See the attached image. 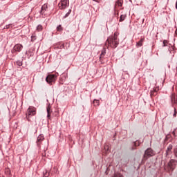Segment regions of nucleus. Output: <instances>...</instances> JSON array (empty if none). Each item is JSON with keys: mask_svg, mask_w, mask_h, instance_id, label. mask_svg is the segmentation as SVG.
I'll use <instances>...</instances> for the list:
<instances>
[{"mask_svg": "<svg viewBox=\"0 0 177 177\" xmlns=\"http://www.w3.org/2000/svg\"><path fill=\"white\" fill-rule=\"evenodd\" d=\"M120 44V41L118 40V38H117V35L115 34L113 36L109 37L107 40L106 41L105 45L107 46H111V48H113V49H115L117 46H118V44Z\"/></svg>", "mask_w": 177, "mask_h": 177, "instance_id": "nucleus-1", "label": "nucleus"}, {"mask_svg": "<svg viewBox=\"0 0 177 177\" xmlns=\"http://www.w3.org/2000/svg\"><path fill=\"white\" fill-rule=\"evenodd\" d=\"M156 152L151 149L148 148L147 150H145L143 158L142 159V162H145L150 158V157H153V156H155Z\"/></svg>", "mask_w": 177, "mask_h": 177, "instance_id": "nucleus-2", "label": "nucleus"}, {"mask_svg": "<svg viewBox=\"0 0 177 177\" xmlns=\"http://www.w3.org/2000/svg\"><path fill=\"white\" fill-rule=\"evenodd\" d=\"M56 80H57V74H50L46 77V82L47 84H49V85H52L53 82H55Z\"/></svg>", "mask_w": 177, "mask_h": 177, "instance_id": "nucleus-3", "label": "nucleus"}, {"mask_svg": "<svg viewBox=\"0 0 177 177\" xmlns=\"http://www.w3.org/2000/svg\"><path fill=\"white\" fill-rule=\"evenodd\" d=\"M68 5H70V1L68 0H61L59 3V9H66Z\"/></svg>", "mask_w": 177, "mask_h": 177, "instance_id": "nucleus-4", "label": "nucleus"}, {"mask_svg": "<svg viewBox=\"0 0 177 177\" xmlns=\"http://www.w3.org/2000/svg\"><path fill=\"white\" fill-rule=\"evenodd\" d=\"M45 140V137L43 136V134H40L37 138V146L39 147V149H41V145H42V142Z\"/></svg>", "mask_w": 177, "mask_h": 177, "instance_id": "nucleus-5", "label": "nucleus"}, {"mask_svg": "<svg viewBox=\"0 0 177 177\" xmlns=\"http://www.w3.org/2000/svg\"><path fill=\"white\" fill-rule=\"evenodd\" d=\"M176 167V160L171 159L168 163V171H174Z\"/></svg>", "mask_w": 177, "mask_h": 177, "instance_id": "nucleus-6", "label": "nucleus"}, {"mask_svg": "<svg viewBox=\"0 0 177 177\" xmlns=\"http://www.w3.org/2000/svg\"><path fill=\"white\" fill-rule=\"evenodd\" d=\"M35 109H34V107L30 106L27 110L26 118H30L31 115H35Z\"/></svg>", "mask_w": 177, "mask_h": 177, "instance_id": "nucleus-7", "label": "nucleus"}, {"mask_svg": "<svg viewBox=\"0 0 177 177\" xmlns=\"http://www.w3.org/2000/svg\"><path fill=\"white\" fill-rule=\"evenodd\" d=\"M170 98L172 107H175V106L177 104V95L175 93H171Z\"/></svg>", "mask_w": 177, "mask_h": 177, "instance_id": "nucleus-8", "label": "nucleus"}, {"mask_svg": "<svg viewBox=\"0 0 177 177\" xmlns=\"http://www.w3.org/2000/svg\"><path fill=\"white\" fill-rule=\"evenodd\" d=\"M23 49V45L21 44H16L13 50H12V53H16V52H21V50Z\"/></svg>", "mask_w": 177, "mask_h": 177, "instance_id": "nucleus-9", "label": "nucleus"}, {"mask_svg": "<svg viewBox=\"0 0 177 177\" xmlns=\"http://www.w3.org/2000/svg\"><path fill=\"white\" fill-rule=\"evenodd\" d=\"M173 146L172 145H169L166 150V153H165V156L166 157H168V156H169V154L172 153V149H173Z\"/></svg>", "mask_w": 177, "mask_h": 177, "instance_id": "nucleus-10", "label": "nucleus"}, {"mask_svg": "<svg viewBox=\"0 0 177 177\" xmlns=\"http://www.w3.org/2000/svg\"><path fill=\"white\" fill-rule=\"evenodd\" d=\"M104 56H106V48H103L101 55L100 56V62H101L102 64H103V57H104Z\"/></svg>", "mask_w": 177, "mask_h": 177, "instance_id": "nucleus-11", "label": "nucleus"}, {"mask_svg": "<svg viewBox=\"0 0 177 177\" xmlns=\"http://www.w3.org/2000/svg\"><path fill=\"white\" fill-rule=\"evenodd\" d=\"M46 10H48V3H45L41 6L40 14L45 15V12H46Z\"/></svg>", "mask_w": 177, "mask_h": 177, "instance_id": "nucleus-12", "label": "nucleus"}, {"mask_svg": "<svg viewBox=\"0 0 177 177\" xmlns=\"http://www.w3.org/2000/svg\"><path fill=\"white\" fill-rule=\"evenodd\" d=\"M138 146H140V142H139V140H136L133 142V146L132 147L131 150H136Z\"/></svg>", "mask_w": 177, "mask_h": 177, "instance_id": "nucleus-13", "label": "nucleus"}, {"mask_svg": "<svg viewBox=\"0 0 177 177\" xmlns=\"http://www.w3.org/2000/svg\"><path fill=\"white\" fill-rule=\"evenodd\" d=\"M143 42H145V38H141L140 40L138 42H137L136 46L138 48L143 46Z\"/></svg>", "mask_w": 177, "mask_h": 177, "instance_id": "nucleus-14", "label": "nucleus"}, {"mask_svg": "<svg viewBox=\"0 0 177 177\" xmlns=\"http://www.w3.org/2000/svg\"><path fill=\"white\" fill-rule=\"evenodd\" d=\"M52 111H50V106H48L47 107V118L48 120H50V113Z\"/></svg>", "mask_w": 177, "mask_h": 177, "instance_id": "nucleus-15", "label": "nucleus"}, {"mask_svg": "<svg viewBox=\"0 0 177 177\" xmlns=\"http://www.w3.org/2000/svg\"><path fill=\"white\" fill-rule=\"evenodd\" d=\"M126 17H127V15H120L119 21H120V23H121L122 21H124V20H125Z\"/></svg>", "mask_w": 177, "mask_h": 177, "instance_id": "nucleus-16", "label": "nucleus"}, {"mask_svg": "<svg viewBox=\"0 0 177 177\" xmlns=\"http://www.w3.org/2000/svg\"><path fill=\"white\" fill-rule=\"evenodd\" d=\"M43 27H42V25H38L37 27V31H41V30H43Z\"/></svg>", "mask_w": 177, "mask_h": 177, "instance_id": "nucleus-17", "label": "nucleus"}, {"mask_svg": "<svg viewBox=\"0 0 177 177\" xmlns=\"http://www.w3.org/2000/svg\"><path fill=\"white\" fill-rule=\"evenodd\" d=\"M43 176H44V177H48L49 176V173L48 172V171H44V172H43Z\"/></svg>", "mask_w": 177, "mask_h": 177, "instance_id": "nucleus-18", "label": "nucleus"}, {"mask_svg": "<svg viewBox=\"0 0 177 177\" xmlns=\"http://www.w3.org/2000/svg\"><path fill=\"white\" fill-rule=\"evenodd\" d=\"M70 13H71V10H68V12L64 17V19H66V17H68V16H70Z\"/></svg>", "mask_w": 177, "mask_h": 177, "instance_id": "nucleus-19", "label": "nucleus"}, {"mask_svg": "<svg viewBox=\"0 0 177 177\" xmlns=\"http://www.w3.org/2000/svg\"><path fill=\"white\" fill-rule=\"evenodd\" d=\"M63 30V28L62 27V25H59L57 27V31H62Z\"/></svg>", "mask_w": 177, "mask_h": 177, "instance_id": "nucleus-20", "label": "nucleus"}, {"mask_svg": "<svg viewBox=\"0 0 177 177\" xmlns=\"http://www.w3.org/2000/svg\"><path fill=\"white\" fill-rule=\"evenodd\" d=\"M172 135L174 136L176 138L177 136V129H175L173 131H172Z\"/></svg>", "mask_w": 177, "mask_h": 177, "instance_id": "nucleus-21", "label": "nucleus"}, {"mask_svg": "<svg viewBox=\"0 0 177 177\" xmlns=\"http://www.w3.org/2000/svg\"><path fill=\"white\" fill-rule=\"evenodd\" d=\"M17 66H23V62H21L20 60L17 61Z\"/></svg>", "mask_w": 177, "mask_h": 177, "instance_id": "nucleus-22", "label": "nucleus"}, {"mask_svg": "<svg viewBox=\"0 0 177 177\" xmlns=\"http://www.w3.org/2000/svg\"><path fill=\"white\" fill-rule=\"evenodd\" d=\"M93 104H94V106H99V100H94Z\"/></svg>", "mask_w": 177, "mask_h": 177, "instance_id": "nucleus-23", "label": "nucleus"}, {"mask_svg": "<svg viewBox=\"0 0 177 177\" xmlns=\"http://www.w3.org/2000/svg\"><path fill=\"white\" fill-rule=\"evenodd\" d=\"M157 95V93L154 91L153 90L151 91V96H156Z\"/></svg>", "mask_w": 177, "mask_h": 177, "instance_id": "nucleus-24", "label": "nucleus"}, {"mask_svg": "<svg viewBox=\"0 0 177 177\" xmlns=\"http://www.w3.org/2000/svg\"><path fill=\"white\" fill-rule=\"evenodd\" d=\"M174 109V113L173 115V117H176L177 111H176V107L173 106Z\"/></svg>", "mask_w": 177, "mask_h": 177, "instance_id": "nucleus-25", "label": "nucleus"}, {"mask_svg": "<svg viewBox=\"0 0 177 177\" xmlns=\"http://www.w3.org/2000/svg\"><path fill=\"white\" fill-rule=\"evenodd\" d=\"M174 156H175L176 158H177V148H175L174 149Z\"/></svg>", "mask_w": 177, "mask_h": 177, "instance_id": "nucleus-26", "label": "nucleus"}, {"mask_svg": "<svg viewBox=\"0 0 177 177\" xmlns=\"http://www.w3.org/2000/svg\"><path fill=\"white\" fill-rule=\"evenodd\" d=\"M28 53H30V56H34V53H32V50L30 49L28 50Z\"/></svg>", "mask_w": 177, "mask_h": 177, "instance_id": "nucleus-27", "label": "nucleus"}, {"mask_svg": "<svg viewBox=\"0 0 177 177\" xmlns=\"http://www.w3.org/2000/svg\"><path fill=\"white\" fill-rule=\"evenodd\" d=\"M117 3H118V6H122V3H121V1L118 0L117 1Z\"/></svg>", "mask_w": 177, "mask_h": 177, "instance_id": "nucleus-28", "label": "nucleus"}, {"mask_svg": "<svg viewBox=\"0 0 177 177\" xmlns=\"http://www.w3.org/2000/svg\"><path fill=\"white\" fill-rule=\"evenodd\" d=\"M167 44H168V41L167 40L163 41V46H167Z\"/></svg>", "mask_w": 177, "mask_h": 177, "instance_id": "nucleus-29", "label": "nucleus"}, {"mask_svg": "<svg viewBox=\"0 0 177 177\" xmlns=\"http://www.w3.org/2000/svg\"><path fill=\"white\" fill-rule=\"evenodd\" d=\"M5 172L7 175H10V171L9 169L6 170Z\"/></svg>", "mask_w": 177, "mask_h": 177, "instance_id": "nucleus-30", "label": "nucleus"}, {"mask_svg": "<svg viewBox=\"0 0 177 177\" xmlns=\"http://www.w3.org/2000/svg\"><path fill=\"white\" fill-rule=\"evenodd\" d=\"M10 27H12V25H8L6 26V28H10Z\"/></svg>", "mask_w": 177, "mask_h": 177, "instance_id": "nucleus-31", "label": "nucleus"}, {"mask_svg": "<svg viewBox=\"0 0 177 177\" xmlns=\"http://www.w3.org/2000/svg\"><path fill=\"white\" fill-rule=\"evenodd\" d=\"M153 91H155V93H157V91H158V89H157V88H153Z\"/></svg>", "mask_w": 177, "mask_h": 177, "instance_id": "nucleus-32", "label": "nucleus"}, {"mask_svg": "<svg viewBox=\"0 0 177 177\" xmlns=\"http://www.w3.org/2000/svg\"><path fill=\"white\" fill-rule=\"evenodd\" d=\"M94 1V2H97L99 3V2H100V0H93Z\"/></svg>", "mask_w": 177, "mask_h": 177, "instance_id": "nucleus-33", "label": "nucleus"}, {"mask_svg": "<svg viewBox=\"0 0 177 177\" xmlns=\"http://www.w3.org/2000/svg\"><path fill=\"white\" fill-rule=\"evenodd\" d=\"M31 38H32V39H35V36H32Z\"/></svg>", "mask_w": 177, "mask_h": 177, "instance_id": "nucleus-34", "label": "nucleus"}, {"mask_svg": "<svg viewBox=\"0 0 177 177\" xmlns=\"http://www.w3.org/2000/svg\"><path fill=\"white\" fill-rule=\"evenodd\" d=\"M171 49H173V50L175 49V47L174 46H172L171 47Z\"/></svg>", "mask_w": 177, "mask_h": 177, "instance_id": "nucleus-35", "label": "nucleus"}, {"mask_svg": "<svg viewBox=\"0 0 177 177\" xmlns=\"http://www.w3.org/2000/svg\"><path fill=\"white\" fill-rule=\"evenodd\" d=\"M176 72H177V66H176Z\"/></svg>", "mask_w": 177, "mask_h": 177, "instance_id": "nucleus-36", "label": "nucleus"}]
</instances>
